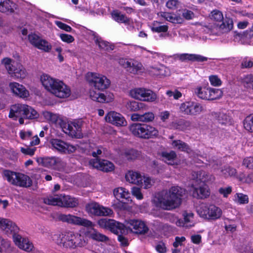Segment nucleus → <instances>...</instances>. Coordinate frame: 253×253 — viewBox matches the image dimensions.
Returning <instances> with one entry per match:
<instances>
[{
    "instance_id": "4d7b16f0",
    "label": "nucleus",
    "mask_w": 253,
    "mask_h": 253,
    "mask_svg": "<svg viewBox=\"0 0 253 253\" xmlns=\"http://www.w3.org/2000/svg\"><path fill=\"white\" fill-rule=\"evenodd\" d=\"M190 123L184 120H180L174 124V127L180 130H184L187 127L189 126Z\"/></svg>"
},
{
    "instance_id": "a211bd4d",
    "label": "nucleus",
    "mask_w": 253,
    "mask_h": 253,
    "mask_svg": "<svg viewBox=\"0 0 253 253\" xmlns=\"http://www.w3.org/2000/svg\"><path fill=\"white\" fill-rule=\"evenodd\" d=\"M50 92L59 98H66L71 94L70 89L62 82L59 83L57 86L53 89Z\"/></svg>"
},
{
    "instance_id": "de8ad7c7",
    "label": "nucleus",
    "mask_w": 253,
    "mask_h": 253,
    "mask_svg": "<svg viewBox=\"0 0 253 253\" xmlns=\"http://www.w3.org/2000/svg\"><path fill=\"white\" fill-rule=\"evenodd\" d=\"M216 119L219 124L222 125L231 124L230 117L224 113H219L216 116Z\"/></svg>"
},
{
    "instance_id": "4be33fe9",
    "label": "nucleus",
    "mask_w": 253,
    "mask_h": 253,
    "mask_svg": "<svg viewBox=\"0 0 253 253\" xmlns=\"http://www.w3.org/2000/svg\"><path fill=\"white\" fill-rule=\"evenodd\" d=\"M16 8L15 3L11 0H0V12L6 14L14 13Z\"/></svg>"
},
{
    "instance_id": "2f4dec72",
    "label": "nucleus",
    "mask_w": 253,
    "mask_h": 253,
    "mask_svg": "<svg viewBox=\"0 0 253 253\" xmlns=\"http://www.w3.org/2000/svg\"><path fill=\"white\" fill-rule=\"evenodd\" d=\"M146 106L142 102L136 101H130L126 104L127 110L131 112H136L145 109Z\"/></svg>"
},
{
    "instance_id": "c9c22d12",
    "label": "nucleus",
    "mask_w": 253,
    "mask_h": 253,
    "mask_svg": "<svg viewBox=\"0 0 253 253\" xmlns=\"http://www.w3.org/2000/svg\"><path fill=\"white\" fill-rule=\"evenodd\" d=\"M204 31L207 34L219 35L218 23H211L203 25Z\"/></svg>"
},
{
    "instance_id": "4c0bfd02",
    "label": "nucleus",
    "mask_w": 253,
    "mask_h": 253,
    "mask_svg": "<svg viewBox=\"0 0 253 253\" xmlns=\"http://www.w3.org/2000/svg\"><path fill=\"white\" fill-rule=\"evenodd\" d=\"M61 196L55 195L54 196H49L43 199L44 204L52 206H58L60 207Z\"/></svg>"
},
{
    "instance_id": "f257e3e1",
    "label": "nucleus",
    "mask_w": 253,
    "mask_h": 253,
    "mask_svg": "<svg viewBox=\"0 0 253 253\" xmlns=\"http://www.w3.org/2000/svg\"><path fill=\"white\" fill-rule=\"evenodd\" d=\"M186 194L185 189L174 186L168 190L163 191L158 197V204L162 209L171 210L178 208L182 203V199Z\"/></svg>"
},
{
    "instance_id": "13d9d810",
    "label": "nucleus",
    "mask_w": 253,
    "mask_h": 253,
    "mask_svg": "<svg viewBox=\"0 0 253 253\" xmlns=\"http://www.w3.org/2000/svg\"><path fill=\"white\" fill-rule=\"evenodd\" d=\"M10 247V241L0 237V253H2L4 251L8 249Z\"/></svg>"
},
{
    "instance_id": "1a4fd4ad",
    "label": "nucleus",
    "mask_w": 253,
    "mask_h": 253,
    "mask_svg": "<svg viewBox=\"0 0 253 253\" xmlns=\"http://www.w3.org/2000/svg\"><path fill=\"white\" fill-rule=\"evenodd\" d=\"M198 214L202 218L209 220H216L222 215V211L218 207L211 205L202 204L197 210Z\"/></svg>"
},
{
    "instance_id": "338daca9",
    "label": "nucleus",
    "mask_w": 253,
    "mask_h": 253,
    "mask_svg": "<svg viewBox=\"0 0 253 253\" xmlns=\"http://www.w3.org/2000/svg\"><path fill=\"white\" fill-rule=\"evenodd\" d=\"M243 165L249 169H253V158L250 157L244 159Z\"/></svg>"
},
{
    "instance_id": "2eb2a0df",
    "label": "nucleus",
    "mask_w": 253,
    "mask_h": 253,
    "mask_svg": "<svg viewBox=\"0 0 253 253\" xmlns=\"http://www.w3.org/2000/svg\"><path fill=\"white\" fill-rule=\"evenodd\" d=\"M89 165L93 168L104 172H110L114 169V164L107 160L94 158L89 161Z\"/></svg>"
},
{
    "instance_id": "7ed1b4c3",
    "label": "nucleus",
    "mask_w": 253,
    "mask_h": 253,
    "mask_svg": "<svg viewBox=\"0 0 253 253\" xmlns=\"http://www.w3.org/2000/svg\"><path fill=\"white\" fill-rule=\"evenodd\" d=\"M0 228L4 231L7 235H11L15 244L18 247L26 252H30L33 248V245L27 239L22 238L18 234V227L12 221L0 217Z\"/></svg>"
},
{
    "instance_id": "f704fd0d",
    "label": "nucleus",
    "mask_w": 253,
    "mask_h": 253,
    "mask_svg": "<svg viewBox=\"0 0 253 253\" xmlns=\"http://www.w3.org/2000/svg\"><path fill=\"white\" fill-rule=\"evenodd\" d=\"M233 27V23L232 19H226L222 21V23H218L219 35L222 33H227L230 31Z\"/></svg>"
},
{
    "instance_id": "0e129e2a",
    "label": "nucleus",
    "mask_w": 253,
    "mask_h": 253,
    "mask_svg": "<svg viewBox=\"0 0 253 253\" xmlns=\"http://www.w3.org/2000/svg\"><path fill=\"white\" fill-rule=\"evenodd\" d=\"M191 102H187L182 103L180 107V111L185 114L189 115Z\"/></svg>"
},
{
    "instance_id": "e2e57ef3",
    "label": "nucleus",
    "mask_w": 253,
    "mask_h": 253,
    "mask_svg": "<svg viewBox=\"0 0 253 253\" xmlns=\"http://www.w3.org/2000/svg\"><path fill=\"white\" fill-rule=\"evenodd\" d=\"M179 3L178 0H169L166 5L169 9H175L178 7Z\"/></svg>"
},
{
    "instance_id": "9b49d317",
    "label": "nucleus",
    "mask_w": 253,
    "mask_h": 253,
    "mask_svg": "<svg viewBox=\"0 0 253 253\" xmlns=\"http://www.w3.org/2000/svg\"><path fill=\"white\" fill-rule=\"evenodd\" d=\"M195 93L202 99L212 100L219 99L222 96V91L219 89L205 87H197Z\"/></svg>"
},
{
    "instance_id": "09e8293b",
    "label": "nucleus",
    "mask_w": 253,
    "mask_h": 253,
    "mask_svg": "<svg viewBox=\"0 0 253 253\" xmlns=\"http://www.w3.org/2000/svg\"><path fill=\"white\" fill-rule=\"evenodd\" d=\"M234 201L240 204H245L248 203V197L243 193H236L234 196Z\"/></svg>"
},
{
    "instance_id": "cd10ccee",
    "label": "nucleus",
    "mask_w": 253,
    "mask_h": 253,
    "mask_svg": "<svg viewBox=\"0 0 253 253\" xmlns=\"http://www.w3.org/2000/svg\"><path fill=\"white\" fill-rule=\"evenodd\" d=\"M125 68H128V71L133 74H136L138 71L141 70L142 65L137 61L132 62L131 61L124 60L121 61Z\"/></svg>"
},
{
    "instance_id": "ea45409f",
    "label": "nucleus",
    "mask_w": 253,
    "mask_h": 253,
    "mask_svg": "<svg viewBox=\"0 0 253 253\" xmlns=\"http://www.w3.org/2000/svg\"><path fill=\"white\" fill-rule=\"evenodd\" d=\"M172 145L174 148H176L181 151L187 153H189L191 151L189 145L180 140H173L172 142Z\"/></svg>"
},
{
    "instance_id": "bf43d9fd",
    "label": "nucleus",
    "mask_w": 253,
    "mask_h": 253,
    "mask_svg": "<svg viewBox=\"0 0 253 253\" xmlns=\"http://www.w3.org/2000/svg\"><path fill=\"white\" fill-rule=\"evenodd\" d=\"M155 118V115L151 112H146L142 114V122H152Z\"/></svg>"
},
{
    "instance_id": "dca6fc26",
    "label": "nucleus",
    "mask_w": 253,
    "mask_h": 253,
    "mask_svg": "<svg viewBox=\"0 0 253 253\" xmlns=\"http://www.w3.org/2000/svg\"><path fill=\"white\" fill-rule=\"evenodd\" d=\"M105 119L107 122L117 126H123L127 125V122L123 116L115 111L108 112L106 115Z\"/></svg>"
},
{
    "instance_id": "412c9836",
    "label": "nucleus",
    "mask_w": 253,
    "mask_h": 253,
    "mask_svg": "<svg viewBox=\"0 0 253 253\" xmlns=\"http://www.w3.org/2000/svg\"><path fill=\"white\" fill-rule=\"evenodd\" d=\"M9 86L14 94L20 97H27L29 95V92L25 87L17 83H10L9 84Z\"/></svg>"
},
{
    "instance_id": "bb28decb",
    "label": "nucleus",
    "mask_w": 253,
    "mask_h": 253,
    "mask_svg": "<svg viewBox=\"0 0 253 253\" xmlns=\"http://www.w3.org/2000/svg\"><path fill=\"white\" fill-rule=\"evenodd\" d=\"M91 35L93 37V40L96 44L98 45L100 49L105 50H113L114 46L105 41H103L98 35L94 32H91Z\"/></svg>"
},
{
    "instance_id": "473e14b6",
    "label": "nucleus",
    "mask_w": 253,
    "mask_h": 253,
    "mask_svg": "<svg viewBox=\"0 0 253 253\" xmlns=\"http://www.w3.org/2000/svg\"><path fill=\"white\" fill-rule=\"evenodd\" d=\"M51 146L58 151L65 153L67 143L59 139H51L49 141Z\"/></svg>"
},
{
    "instance_id": "58836bf2",
    "label": "nucleus",
    "mask_w": 253,
    "mask_h": 253,
    "mask_svg": "<svg viewBox=\"0 0 253 253\" xmlns=\"http://www.w3.org/2000/svg\"><path fill=\"white\" fill-rule=\"evenodd\" d=\"M153 72L157 76L160 77L169 76L170 74V71L169 68L164 65H160V67H152Z\"/></svg>"
},
{
    "instance_id": "774afa93",
    "label": "nucleus",
    "mask_w": 253,
    "mask_h": 253,
    "mask_svg": "<svg viewBox=\"0 0 253 253\" xmlns=\"http://www.w3.org/2000/svg\"><path fill=\"white\" fill-rule=\"evenodd\" d=\"M71 216L72 214H65L60 213L58 215L57 218L59 221L70 224Z\"/></svg>"
},
{
    "instance_id": "9d476101",
    "label": "nucleus",
    "mask_w": 253,
    "mask_h": 253,
    "mask_svg": "<svg viewBox=\"0 0 253 253\" xmlns=\"http://www.w3.org/2000/svg\"><path fill=\"white\" fill-rule=\"evenodd\" d=\"M97 223L100 227L108 229L116 234L127 233L126 224H124L114 219L102 218Z\"/></svg>"
},
{
    "instance_id": "20e7f679",
    "label": "nucleus",
    "mask_w": 253,
    "mask_h": 253,
    "mask_svg": "<svg viewBox=\"0 0 253 253\" xmlns=\"http://www.w3.org/2000/svg\"><path fill=\"white\" fill-rule=\"evenodd\" d=\"M38 113L31 106L25 104H16L11 106L9 117L16 120L19 118L20 125L24 123V119H34L38 117Z\"/></svg>"
},
{
    "instance_id": "f8f14e48",
    "label": "nucleus",
    "mask_w": 253,
    "mask_h": 253,
    "mask_svg": "<svg viewBox=\"0 0 253 253\" xmlns=\"http://www.w3.org/2000/svg\"><path fill=\"white\" fill-rule=\"evenodd\" d=\"M85 210L86 212L91 216H109L113 213L111 209L104 207L95 202H91L86 204Z\"/></svg>"
},
{
    "instance_id": "49530a36",
    "label": "nucleus",
    "mask_w": 253,
    "mask_h": 253,
    "mask_svg": "<svg viewBox=\"0 0 253 253\" xmlns=\"http://www.w3.org/2000/svg\"><path fill=\"white\" fill-rule=\"evenodd\" d=\"M112 17L114 20L118 22L128 23L130 20L125 15L122 14L118 12H114L112 13Z\"/></svg>"
},
{
    "instance_id": "7c9ffc66",
    "label": "nucleus",
    "mask_w": 253,
    "mask_h": 253,
    "mask_svg": "<svg viewBox=\"0 0 253 253\" xmlns=\"http://www.w3.org/2000/svg\"><path fill=\"white\" fill-rule=\"evenodd\" d=\"M163 161L167 163L169 165H174L175 164L174 161L176 160L177 155L174 151H170L169 152H162L161 154Z\"/></svg>"
},
{
    "instance_id": "37998d69",
    "label": "nucleus",
    "mask_w": 253,
    "mask_h": 253,
    "mask_svg": "<svg viewBox=\"0 0 253 253\" xmlns=\"http://www.w3.org/2000/svg\"><path fill=\"white\" fill-rule=\"evenodd\" d=\"M57 160L55 157L44 158L42 159L41 163L45 167L54 169Z\"/></svg>"
},
{
    "instance_id": "ddd939ff",
    "label": "nucleus",
    "mask_w": 253,
    "mask_h": 253,
    "mask_svg": "<svg viewBox=\"0 0 253 253\" xmlns=\"http://www.w3.org/2000/svg\"><path fill=\"white\" fill-rule=\"evenodd\" d=\"M130 96L135 99L144 101L153 102L157 98L156 94L152 90L144 88H136L130 91Z\"/></svg>"
},
{
    "instance_id": "a878e982",
    "label": "nucleus",
    "mask_w": 253,
    "mask_h": 253,
    "mask_svg": "<svg viewBox=\"0 0 253 253\" xmlns=\"http://www.w3.org/2000/svg\"><path fill=\"white\" fill-rule=\"evenodd\" d=\"M192 195L197 199H205L210 195L208 187L205 184H203L199 187L194 189Z\"/></svg>"
},
{
    "instance_id": "6e6d98bb",
    "label": "nucleus",
    "mask_w": 253,
    "mask_h": 253,
    "mask_svg": "<svg viewBox=\"0 0 253 253\" xmlns=\"http://www.w3.org/2000/svg\"><path fill=\"white\" fill-rule=\"evenodd\" d=\"M42 38L35 34H31L28 35V40L29 42L36 47L39 43Z\"/></svg>"
},
{
    "instance_id": "aec40b11",
    "label": "nucleus",
    "mask_w": 253,
    "mask_h": 253,
    "mask_svg": "<svg viewBox=\"0 0 253 253\" xmlns=\"http://www.w3.org/2000/svg\"><path fill=\"white\" fill-rule=\"evenodd\" d=\"M82 121L81 120H75L70 123L65 125L64 128L68 131L71 135L76 136L78 135L82 130Z\"/></svg>"
},
{
    "instance_id": "39448f33",
    "label": "nucleus",
    "mask_w": 253,
    "mask_h": 253,
    "mask_svg": "<svg viewBox=\"0 0 253 253\" xmlns=\"http://www.w3.org/2000/svg\"><path fill=\"white\" fill-rule=\"evenodd\" d=\"M129 130L134 136L144 139L154 138L159 135L156 128L146 124H132L129 126Z\"/></svg>"
},
{
    "instance_id": "b1692460",
    "label": "nucleus",
    "mask_w": 253,
    "mask_h": 253,
    "mask_svg": "<svg viewBox=\"0 0 253 253\" xmlns=\"http://www.w3.org/2000/svg\"><path fill=\"white\" fill-rule=\"evenodd\" d=\"M90 97L92 100L100 103H109L114 99L113 94L106 96L104 93H96L94 91L90 92Z\"/></svg>"
},
{
    "instance_id": "c85d7f7f",
    "label": "nucleus",
    "mask_w": 253,
    "mask_h": 253,
    "mask_svg": "<svg viewBox=\"0 0 253 253\" xmlns=\"http://www.w3.org/2000/svg\"><path fill=\"white\" fill-rule=\"evenodd\" d=\"M60 207L74 208L78 205V200L68 195H62Z\"/></svg>"
},
{
    "instance_id": "f03ea898",
    "label": "nucleus",
    "mask_w": 253,
    "mask_h": 253,
    "mask_svg": "<svg viewBox=\"0 0 253 253\" xmlns=\"http://www.w3.org/2000/svg\"><path fill=\"white\" fill-rule=\"evenodd\" d=\"M0 228L4 231L7 235H11L15 244L18 247L26 252H30L33 248V245L27 239L22 238L18 234V227L12 221L0 217Z\"/></svg>"
},
{
    "instance_id": "603ef678",
    "label": "nucleus",
    "mask_w": 253,
    "mask_h": 253,
    "mask_svg": "<svg viewBox=\"0 0 253 253\" xmlns=\"http://www.w3.org/2000/svg\"><path fill=\"white\" fill-rule=\"evenodd\" d=\"M242 84L246 88H252L253 87V76L252 75H249L243 78Z\"/></svg>"
},
{
    "instance_id": "a19ab883",
    "label": "nucleus",
    "mask_w": 253,
    "mask_h": 253,
    "mask_svg": "<svg viewBox=\"0 0 253 253\" xmlns=\"http://www.w3.org/2000/svg\"><path fill=\"white\" fill-rule=\"evenodd\" d=\"M12 77L17 79H24L26 76V71L21 65H17V67L13 69V72L10 73Z\"/></svg>"
},
{
    "instance_id": "0eeeda50",
    "label": "nucleus",
    "mask_w": 253,
    "mask_h": 253,
    "mask_svg": "<svg viewBox=\"0 0 253 253\" xmlns=\"http://www.w3.org/2000/svg\"><path fill=\"white\" fill-rule=\"evenodd\" d=\"M4 176L11 184L22 187H29L32 185V180L27 175L8 170L3 171Z\"/></svg>"
},
{
    "instance_id": "5701e85b",
    "label": "nucleus",
    "mask_w": 253,
    "mask_h": 253,
    "mask_svg": "<svg viewBox=\"0 0 253 253\" xmlns=\"http://www.w3.org/2000/svg\"><path fill=\"white\" fill-rule=\"evenodd\" d=\"M126 179L130 183L140 185L143 184V176L133 171H129L126 174Z\"/></svg>"
},
{
    "instance_id": "e433bc0d",
    "label": "nucleus",
    "mask_w": 253,
    "mask_h": 253,
    "mask_svg": "<svg viewBox=\"0 0 253 253\" xmlns=\"http://www.w3.org/2000/svg\"><path fill=\"white\" fill-rule=\"evenodd\" d=\"M122 155L127 160H134L140 156V153L135 149H126L125 150Z\"/></svg>"
},
{
    "instance_id": "6ab92c4d",
    "label": "nucleus",
    "mask_w": 253,
    "mask_h": 253,
    "mask_svg": "<svg viewBox=\"0 0 253 253\" xmlns=\"http://www.w3.org/2000/svg\"><path fill=\"white\" fill-rule=\"evenodd\" d=\"M175 57L182 62L191 61L204 62L208 60V58L195 54L183 53L175 55Z\"/></svg>"
},
{
    "instance_id": "8fccbe9b",
    "label": "nucleus",
    "mask_w": 253,
    "mask_h": 253,
    "mask_svg": "<svg viewBox=\"0 0 253 253\" xmlns=\"http://www.w3.org/2000/svg\"><path fill=\"white\" fill-rule=\"evenodd\" d=\"M253 126V116L250 115L247 116L244 120V126L245 128L249 132H252V126Z\"/></svg>"
},
{
    "instance_id": "69168bd1",
    "label": "nucleus",
    "mask_w": 253,
    "mask_h": 253,
    "mask_svg": "<svg viewBox=\"0 0 253 253\" xmlns=\"http://www.w3.org/2000/svg\"><path fill=\"white\" fill-rule=\"evenodd\" d=\"M131 193L133 196L135 197L138 200H141L143 196L141 192V189L136 187H133L131 188Z\"/></svg>"
},
{
    "instance_id": "f3484780",
    "label": "nucleus",
    "mask_w": 253,
    "mask_h": 253,
    "mask_svg": "<svg viewBox=\"0 0 253 253\" xmlns=\"http://www.w3.org/2000/svg\"><path fill=\"white\" fill-rule=\"evenodd\" d=\"M41 81L42 85L49 92L53 91V89L57 87L61 81L51 78L48 75L43 74L41 77Z\"/></svg>"
},
{
    "instance_id": "c756f323",
    "label": "nucleus",
    "mask_w": 253,
    "mask_h": 253,
    "mask_svg": "<svg viewBox=\"0 0 253 253\" xmlns=\"http://www.w3.org/2000/svg\"><path fill=\"white\" fill-rule=\"evenodd\" d=\"M158 15L166 20L173 23L180 24L183 21V19L179 16L166 12H160Z\"/></svg>"
},
{
    "instance_id": "72a5a7b5",
    "label": "nucleus",
    "mask_w": 253,
    "mask_h": 253,
    "mask_svg": "<svg viewBox=\"0 0 253 253\" xmlns=\"http://www.w3.org/2000/svg\"><path fill=\"white\" fill-rule=\"evenodd\" d=\"M195 174L197 181H200L203 183V184H205V182L211 181L214 179V177L212 175L210 174L205 171L200 170Z\"/></svg>"
},
{
    "instance_id": "423d86ee",
    "label": "nucleus",
    "mask_w": 253,
    "mask_h": 253,
    "mask_svg": "<svg viewBox=\"0 0 253 253\" xmlns=\"http://www.w3.org/2000/svg\"><path fill=\"white\" fill-rule=\"evenodd\" d=\"M60 244L66 248L75 249L86 244L84 237L78 233L68 232L62 235Z\"/></svg>"
},
{
    "instance_id": "052dcab7",
    "label": "nucleus",
    "mask_w": 253,
    "mask_h": 253,
    "mask_svg": "<svg viewBox=\"0 0 253 253\" xmlns=\"http://www.w3.org/2000/svg\"><path fill=\"white\" fill-rule=\"evenodd\" d=\"M153 32L157 33L166 32L168 30V27L167 25L156 26V23H154L153 26L151 28Z\"/></svg>"
},
{
    "instance_id": "393cba45",
    "label": "nucleus",
    "mask_w": 253,
    "mask_h": 253,
    "mask_svg": "<svg viewBox=\"0 0 253 253\" xmlns=\"http://www.w3.org/2000/svg\"><path fill=\"white\" fill-rule=\"evenodd\" d=\"M70 224L78 226H82L87 228L92 227L94 226L93 223L90 220L72 214Z\"/></svg>"
},
{
    "instance_id": "5fc2aeb1",
    "label": "nucleus",
    "mask_w": 253,
    "mask_h": 253,
    "mask_svg": "<svg viewBox=\"0 0 253 253\" xmlns=\"http://www.w3.org/2000/svg\"><path fill=\"white\" fill-rule=\"evenodd\" d=\"M222 174L225 176H232L236 174V169L234 168L231 167H226L221 170Z\"/></svg>"
},
{
    "instance_id": "a18cd8bd",
    "label": "nucleus",
    "mask_w": 253,
    "mask_h": 253,
    "mask_svg": "<svg viewBox=\"0 0 253 253\" xmlns=\"http://www.w3.org/2000/svg\"><path fill=\"white\" fill-rule=\"evenodd\" d=\"M36 47L45 52H49L51 49L52 46L47 41L42 39Z\"/></svg>"
},
{
    "instance_id": "864d4df0",
    "label": "nucleus",
    "mask_w": 253,
    "mask_h": 253,
    "mask_svg": "<svg viewBox=\"0 0 253 253\" xmlns=\"http://www.w3.org/2000/svg\"><path fill=\"white\" fill-rule=\"evenodd\" d=\"M211 18L216 22H221L223 20L222 12L218 10H214L211 12Z\"/></svg>"
},
{
    "instance_id": "c03bdc74",
    "label": "nucleus",
    "mask_w": 253,
    "mask_h": 253,
    "mask_svg": "<svg viewBox=\"0 0 253 253\" xmlns=\"http://www.w3.org/2000/svg\"><path fill=\"white\" fill-rule=\"evenodd\" d=\"M90 237L93 240L98 242H106L109 240L108 237L95 230H94L93 232L90 233Z\"/></svg>"
},
{
    "instance_id": "680f3d73",
    "label": "nucleus",
    "mask_w": 253,
    "mask_h": 253,
    "mask_svg": "<svg viewBox=\"0 0 253 253\" xmlns=\"http://www.w3.org/2000/svg\"><path fill=\"white\" fill-rule=\"evenodd\" d=\"M11 63V60L9 58H4L2 60V63L4 65L5 68L9 74L12 73L13 69L14 67Z\"/></svg>"
},
{
    "instance_id": "6e6552de",
    "label": "nucleus",
    "mask_w": 253,
    "mask_h": 253,
    "mask_svg": "<svg viewBox=\"0 0 253 253\" xmlns=\"http://www.w3.org/2000/svg\"><path fill=\"white\" fill-rule=\"evenodd\" d=\"M86 79L90 85L99 90L106 89L110 84V80L106 76L96 73H87Z\"/></svg>"
},
{
    "instance_id": "3c124183",
    "label": "nucleus",
    "mask_w": 253,
    "mask_h": 253,
    "mask_svg": "<svg viewBox=\"0 0 253 253\" xmlns=\"http://www.w3.org/2000/svg\"><path fill=\"white\" fill-rule=\"evenodd\" d=\"M202 111V107L197 103L191 102L189 115H196L199 114Z\"/></svg>"
},
{
    "instance_id": "4468645a",
    "label": "nucleus",
    "mask_w": 253,
    "mask_h": 253,
    "mask_svg": "<svg viewBox=\"0 0 253 253\" xmlns=\"http://www.w3.org/2000/svg\"><path fill=\"white\" fill-rule=\"evenodd\" d=\"M127 232L128 230L137 234H145L147 233L149 228L145 223L141 220L136 219H130L126 221Z\"/></svg>"
},
{
    "instance_id": "79ce46f5",
    "label": "nucleus",
    "mask_w": 253,
    "mask_h": 253,
    "mask_svg": "<svg viewBox=\"0 0 253 253\" xmlns=\"http://www.w3.org/2000/svg\"><path fill=\"white\" fill-rule=\"evenodd\" d=\"M114 195L119 200L122 199H127L129 197V193L125 188L119 187L114 190Z\"/></svg>"
}]
</instances>
